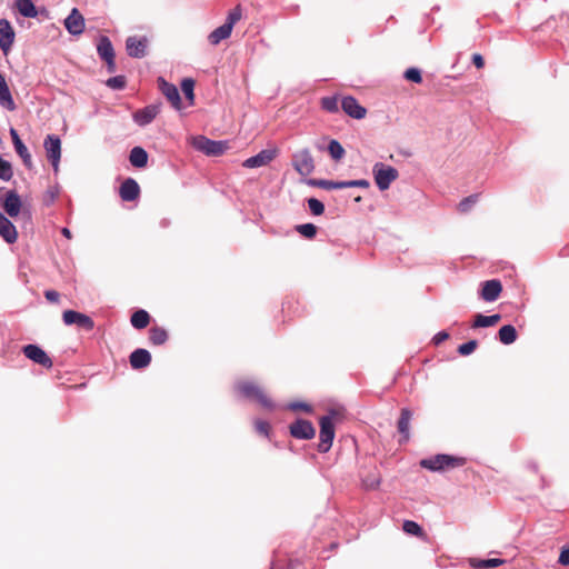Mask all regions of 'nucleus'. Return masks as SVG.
Returning <instances> with one entry per match:
<instances>
[{
    "label": "nucleus",
    "instance_id": "obj_1",
    "mask_svg": "<svg viewBox=\"0 0 569 569\" xmlns=\"http://www.w3.org/2000/svg\"><path fill=\"white\" fill-rule=\"evenodd\" d=\"M465 463H466V458L456 457V456L446 455V453H438L436 456L422 459L420 461V466L423 469H427L430 471H445V470H449V469H455V468L463 466Z\"/></svg>",
    "mask_w": 569,
    "mask_h": 569
},
{
    "label": "nucleus",
    "instance_id": "obj_2",
    "mask_svg": "<svg viewBox=\"0 0 569 569\" xmlns=\"http://www.w3.org/2000/svg\"><path fill=\"white\" fill-rule=\"evenodd\" d=\"M337 415L338 412L331 409L328 415L320 418L318 451L321 453L328 452L332 447V442L336 435L333 420L337 417Z\"/></svg>",
    "mask_w": 569,
    "mask_h": 569
},
{
    "label": "nucleus",
    "instance_id": "obj_3",
    "mask_svg": "<svg viewBox=\"0 0 569 569\" xmlns=\"http://www.w3.org/2000/svg\"><path fill=\"white\" fill-rule=\"evenodd\" d=\"M242 12L239 6L234 7L229 11L227 19L223 24L216 28L208 36V41L212 46L219 44L222 40L228 39L231 36L234 24L241 19Z\"/></svg>",
    "mask_w": 569,
    "mask_h": 569
},
{
    "label": "nucleus",
    "instance_id": "obj_4",
    "mask_svg": "<svg viewBox=\"0 0 569 569\" xmlns=\"http://www.w3.org/2000/svg\"><path fill=\"white\" fill-rule=\"evenodd\" d=\"M372 173L375 177V182L381 191L389 189L390 184L399 177V172L396 168L382 162L375 163Z\"/></svg>",
    "mask_w": 569,
    "mask_h": 569
},
{
    "label": "nucleus",
    "instance_id": "obj_5",
    "mask_svg": "<svg viewBox=\"0 0 569 569\" xmlns=\"http://www.w3.org/2000/svg\"><path fill=\"white\" fill-rule=\"evenodd\" d=\"M236 389L244 398L257 400L266 409L271 410L274 408V405L271 401V399L268 398V396L260 389V387L252 382H239L237 383Z\"/></svg>",
    "mask_w": 569,
    "mask_h": 569
},
{
    "label": "nucleus",
    "instance_id": "obj_6",
    "mask_svg": "<svg viewBox=\"0 0 569 569\" xmlns=\"http://www.w3.org/2000/svg\"><path fill=\"white\" fill-rule=\"evenodd\" d=\"M192 147L206 156H221L228 148L226 141L211 140L204 136H197L192 139Z\"/></svg>",
    "mask_w": 569,
    "mask_h": 569
},
{
    "label": "nucleus",
    "instance_id": "obj_7",
    "mask_svg": "<svg viewBox=\"0 0 569 569\" xmlns=\"http://www.w3.org/2000/svg\"><path fill=\"white\" fill-rule=\"evenodd\" d=\"M292 167L302 177L315 171V160L308 148L301 149L292 154Z\"/></svg>",
    "mask_w": 569,
    "mask_h": 569
},
{
    "label": "nucleus",
    "instance_id": "obj_8",
    "mask_svg": "<svg viewBox=\"0 0 569 569\" xmlns=\"http://www.w3.org/2000/svg\"><path fill=\"white\" fill-rule=\"evenodd\" d=\"M43 147L47 153V158L51 163L54 172L59 169V162L61 158V140L56 134H48L44 139Z\"/></svg>",
    "mask_w": 569,
    "mask_h": 569
},
{
    "label": "nucleus",
    "instance_id": "obj_9",
    "mask_svg": "<svg viewBox=\"0 0 569 569\" xmlns=\"http://www.w3.org/2000/svg\"><path fill=\"white\" fill-rule=\"evenodd\" d=\"M62 320L66 326L76 325L86 331H92L94 329V321L91 317L74 310L63 311Z\"/></svg>",
    "mask_w": 569,
    "mask_h": 569
},
{
    "label": "nucleus",
    "instance_id": "obj_10",
    "mask_svg": "<svg viewBox=\"0 0 569 569\" xmlns=\"http://www.w3.org/2000/svg\"><path fill=\"white\" fill-rule=\"evenodd\" d=\"M290 435L300 440H310L316 435V429L311 421L298 418L289 427Z\"/></svg>",
    "mask_w": 569,
    "mask_h": 569
},
{
    "label": "nucleus",
    "instance_id": "obj_11",
    "mask_svg": "<svg viewBox=\"0 0 569 569\" xmlns=\"http://www.w3.org/2000/svg\"><path fill=\"white\" fill-rule=\"evenodd\" d=\"M160 103L148 104L144 108L137 110L132 114V119L139 127H146L156 119L160 112Z\"/></svg>",
    "mask_w": 569,
    "mask_h": 569
},
{
    "label": "nucleus",
    "instance_id": "obj_12",
    "mask_svg": "<svg viewBox=\"0 0 569 569\" xmlns=\"http://www.w3.org/2000/svg\"><path fill=\"white\" fill-rule=\"evenodd\" d=\"M158 88L176 110L181 109V98L178 88L163 77L158 78Z\"/></svg>",
    "mask_w": 569,
    "mask_h": 569
},
{
    "label": "nucleus",
    "instance_id": "obj_13",
    "mask_svg": "<svg viewBox=\"0 0 569 569\" xmlns=\"http://www.w3.org/2000/svg\"><path fill=\"white\" fill-rule=\"evenodd\" d=\"M148 39L146 37H129L126 40L127 53L131 58L141 59L147 54Z\"/></svg>",
    "mask_w": 569,
    "mask_h": 569
},
{
    "label": "nucleus",
    "instance_id": "obj_14",
    "mask_svg": "<svg viewBox=\"0 0 569 569\" xmlns=\"http://www.w3.org/2000/svg\"><path fill=\"white\" fill-rule=\"evenodd\" d=\"M86 27L84 18L77 8H73L70 14L64 19V28L72 36L83 33Z\"/></svg>",
    "mask_w": 569,
    "mask_h": 569
},
{
    "label": "nucleus",
    "instance_id": "obj_15",
    "mask_svg": "<svg viewBox=\"0 0 569 569\" xmlns=\"http://www.w3.org/2000/svg\"><path fill=\"white\" fill-rule=\"evenodd\" d=\"M23 353L28 359L44 368H51L53 365L51 358L37 345L24 346Z\"/></svg>",
    "mask_w": 569,
    "mask_h": 569
},
{
    "label": "nucleus",
    "instance_id": "obj_16",
    "mask_svg": "<svg viewBox=\"0 0 569 569\" xmlns=\"http://www.w3.org/2000/svg\"><path fill=\"white\" fill-rule=\"evenodd\" d=\"M10 136L12 139V143L14 147L16 152L21 158L24 167L29 170L33 168L32 158L31 154L23 143V141L20 139L18 131L14 128H10Z\"/></svg>",
    "mask_w": 569,
    "mask_h": 569
},
{
    "label": "nucleus",
    "instance_id": "obj_17",
    "mask_svg": "<svg viewBox=\"0 0 569 569\" xmlns=\"http://www.w3.org/2000/svg\"><path fill=\"white\" fill-rule=\"evenodd\" d=\"M341 108L349 117L360 120L366 117L367 110L352 96L343 97Z\"/></svg>",
    "mask_w": 569,
    "mask_h": 569
},
{
    "label": "nucleus",
    "instance_id": "obj_18",
    "mask_svg": "<svg viewBox=\"0 0 569 569\" xmlns=\"http://www.w3.org/2000/svg\"><path fill=\"white\" fill-rule=\"evenodd\" d=\"M14 30L7 19H0V49L4 54L9 52L14 41Z\"/></svg>",
    "mask_w": 569,
    "mask_h": 569
},
{
    "label": "nucleus",
    "instance_id": "obj_19",
    "mask_svg": "<svg viewBox=\"0 0 569 569\" xmlns=\"http://www.w3.org/2000/svg\"><path fill=\"white\" fill-rule=\"evenodd\" d=\"M502 291V284L499 280H487L482 283L480 298L487 302L496 301Z\"/></svg>",
    "mask_w": 569,
    "mask_h": 569
},
{
    "label": "nucleus",
    "instance_id": "obj_20",
    "mask_svg": "<svg viewBox=\"0 0 569 569\" xmlns=\"http://www.w3.org/2000/svg\"><path fill=\"white\" fill-rule=\"evenodd\" d=\"M22 202L20 199V196L17 193L16 190H10L7 192L4 200L2 202V208L6 211V213L14 218L19 214L21 209Z\"/></svg>",
    "mask_w": 569,
    "mask_h": 569
},
{
    "label": "nucleus",
    "instance_id": "obj_21",
    "mask_svg": "<svg viewBox=\"0 0 569 569\" xmlns=\"http://www.w3.org/2000/svg\"><path fill=\"white\" fill-rule=\"evenodd\" d=\"M140 194V187L133 178H127L120 186L119 196L123 201H134Z\"/></svg>",
    "mask_w": 569,
    "mask_h": 569
},
{
    "label": "nucleus",
    "instance_id": "obj_22",
    "mask_svg": "<svg viewBox=\"0 0 569 569\" xmlns=\"http://www.w3.org/2000/svg\"><path fill=\"white\" fill-rule=\"evenodd\" d=\"M0 236L2 239L12 244L18 239V232L14 224L7 218L3 213L0 212Z\"/></svg>",
    "mask_w": 569,
    "mask_h": 569
},
{
    "label": "nucleus",
    "instance_id": "obj_23",
    "mask_svg": "<svg viewBox=\"0 0 569 569\" xmlns=\"http://www.w3.org/2000/svg\"><path fill=\"white\" fill-rule=\"evenodd\" d=\"M274 157L272 150H261L259 153L246 159L242 163L244 168H260L267 166Z\"/></svg>",
    "mask_w": 569,
    "mask_h": 569
},
{
    "label": "nucleus",
    "instance_id": "obj_24",
    "mask_svg": "<svg viewBox=\"0 0 569 569\" xmlns=\"http://www.w3.org/2000/svg\"><path fill=\"white\" fill-rule=\"evenodd\" d=\"M129 361L133 369H143L150 365L151 355L147 349L138 348L131 352Z\"/></svg>",
    "mask_w": 569,
    "mask_h": 569
},
{
    "label": "nucleus",
    "instance_id": "obj_25",
    "mask_svg": "<svg viewBox=\"0 0 569 569\" xmlns=\"http://www.w3.org/2000/svg\"><path fill=\"white\" fill-rule=\"evenodd\" d=\"M412 417V412L408 408H402L400 412V417L398 419L397 428L399 433L401 435L400 442H407L410 438V420Z\"/></svg>",
    "mask_w": 569,
    "mask_h": 569
},
{
    "label": "nucleus",
    "instance_id": "obj_26",
    "mask_svg": "<svg viewBox=\"0 0 569 569\" xmlns=\"http://www.w3.org/2000/svg\"><path fill=\"white\" fill-rule=\"evenodd\" d=\"M97 51L102 60L116 58L111 40L107 36H101L98 40Z\"/></svg>",
    "mask_w": 569,
    "mask_h": 569
},
{
    "label": "nucleus",
    "instance_id": "obj_27",
    "mask_svg": "<svg viewBox=\"0 0 569 569\" xmlns=\"http://www.w3.org/2000/svg\"><path fill=\"white\" fill-rule=\"evenodd\" d=\"M129 161L136 168H143L148 163V152L141 147H134L130 151Z\"/></svg>",
    "mask_w": 569,
    "mask_h": 569
},
{
    "label": "nucleus",
    "instance_id": "obj_28",
    "mask_svg": "<svg viewBox=\"0 0 569 569\" xmlns=\"http://www.w3.org/2000/svg\"><path fill=\"white\" fill-rule=\"evenodd\" d=\"M17 10L24 18H36L38 10L32 0H16L14 2Z\"/></svg>",
    "mask_w": 569,
    "mask_h": 569
},
{
    "label": "nucleus",
    "instance_id": "obj_29",
    "mask_svg": "<svg viewBox=\"0 0 569 569\" xmlns=\"http://www.w3.org/2000/svg\"><path fill=\"white\" fill-rule=\"evenodd\" d=\"M499 341L503 345H511L517 340V330L512 325L502 326L498 331Z\"/></svg>",
    "mask_w": 569,
    "mask_h": 569
},
{
    "label": "nucleus",
    "instance_id": "obj_30",
    "mask_svg": "<svg viewBox=\"0 0 569 569\" xmlns=\"http://www.w3.org/2000/svg\"><path fill=\"white\" fill-rule=\"evenodd\" d=\"M130 322L136 329H144L150 322V315L146 310L139 309L132 313Z\"/></svg>",
    "mask_w": 569,
    "mask_h": 569
},
{
    "label": "nucleus",
    "instance_id": "obj_31",
    "mask_svg": "<svg viewBox=\"0 0 569 569\" xmlns=\"http://www.w3.org/2000/svg\"><path fill=\"white\" fill-rule=\"evenodd\" d=\"M168 340L167 331L161 327H152L149 330V341L154 346H161Z\"/></svg>",
    "mask_w": 569,
    "mask_h": 569
},
{
    "label": "nucleus",
    "instance_id": "obj_32",
    "mask_svg": "<svg viewBox=\"0 0 569 569\" xmlns=\"http://www.w3.org/2000/svg\"><path fill=\"white\" fill-rule=\"evenodd\" d=\"M181 90L186 97V99L189 101V104H193L194 102V80L191 78H184L181 81Z\"/></svg>",
    "mask_w": 569,
    "mask_h": 569
},
{
    "label": "nucleus",
    "instance_id": "obj_33",
    "mask_svg": "<svg viewBox=\"0 0 569 569\" xmlns=\"http://www.w3.org/2000/svg\"><path fill=\"white\" fill-rule=\"evenodd\" d=\"M328 152L335 161H339L345 156V149L338 140H330L328 144Z\"/></svg>",
    "mask_w": 569,
    "mask_h": 569
},
{
    "label": "nucleus",
    "instance_id": "obj_34",
    "mask_svg": "<svg viewBox=\"0 0 569 569\" xmlns=\"http://www.w3.org/2000/svg\"><path fill=\"white\" fill-rule=\"evenodd\" d=\"M321 108L325 111L330 112V113L338 112L339 111L338 98L336 96L323 97L321 99Z\"/></svg>",
    "mask_w": 569,
    "mask_h": 569
},
{
    "label": "nucleus",
    "instance_id": "obj_35",
    "mask_svg": "<svg viewBox=\"0 0 569 569\" xmlns=\"http://www.w3.org/2000/svg\"><path fill=\"white\" fill-rule=\"evenodd\" d=\"M106 84H107V87H109L112 90H123L127 84V79L122 74L114 76V77L109 78L106 81Z\"/></svg>",
    "mask_w": 569,
    "mask_h": 569
},
{
    "label": "nucleus",
    "instance_id": "obj_36",
    "mask_svg": "<svg viewBox=\"0 0 569 569\" xmlns=\"http://www.w3.org/2000/svg\"><path fill=\"white\" fill-rule=\"evenodd\" d=\"M296 230L307 239H312L317 233V227L313 223L298 224Z\"/></svg>",
    "mask_w": 569,
    "mask_h": 569
},
{
    "label": "nucleus",
    "instance_id": "obj_37",
    "mask_svg": "<svg viewBox=\"0 0 569 569\" xmlns=\"http://www.w3.org/2000/svg\"><path fill=\"white\" fill-rule=\"evenodd\" d=\"M59 196L58 187H50L46 190L42 196V203L46 207H50Z\"/></svg>",
    "mask_w": 569,
    "mask_h": 569
},
{
    "label": "nucleus",
    "instance_id": "obj_38",
    "mask_svg": "<svg viewBox=\"0 0 569 569\" xmlns=\"http://www.w3.org/2000/svg\"><path fill=\"white\" fill-rule=\"evenodd\" d=\"M307 202L308 208L313 216H321L325 212V204L320 200L316 198H309Z\"/></svg>",
    "mask_w": 569,
    "mask_h": 569
},
{
    "label": "nucleus",
    "instance_id": "obj_39",
    "mask_svg": "<svg viewBox=\"0 0 569 569\" xmlns=\"http://www.w3.org/2000/svg\"><path fill=\"white\" fill-rule=\"evenodd\" d=\"M405 532L413 536H421L423 530L419 523L412 520H406L402 526Z\"/></svg>",
    "mask_w": 569,
    "mask_h": 569
},
{
    "label": "nucleus",
    "instance_id": "obj_40",
    "mask_svg": "<svg viewBox=\"0 0 569 569\" xmlns=\"http://www.w3.org/2000/svg\"><path fill=\"white\" fill-rule=\"evenodd\" d=\"M502 563H505L503 559L490 558V559L479 560L476 567L478 569H489V568H495V567L501 566Z\"/></svg>",
    "mask_w": 569,
    "mask_h": 569
},
{
    "label": "nucleus",
    "instance_id": "obj_41",
    "mask_svg": "<svg viewBox=\"0 0 569 569\" xmlns=\"http://www.w3.org/2000/svg\"><path fill=\"white\" fill-rule=\"evenodd\" d=\"M478 201V194H470L459 202V211L467 212Z\"/></svg>",
    "mask_w": 569,
    "mask_h": 569
},
{
    "label": "nucleus",
    "instance_id": "obj_42",
    "mask_svg": "<svg viewBox=\"0 0 569 569\" xmlns=\"http://www.w3.org/2000/svg\"><path fill=\"white\" fill-rule=\"evenodd\" d=\"M477 347H478L477 340H469L458 347V352L461 356H469L476 350Z\"/></svg>",
    "mask_w": 569,
    "mask_h": 569
},
{
    "label": "nucleus",
    "instance_id": "obj_43",
    "mask_svg": "<svg viewBox=\"0 0 569 569\" xmlns=\"http://www.w3.org/2000/svg\"><path fill=\"white\" fill-rule=\"evenodd\" d=\"M403 77L411 82L420 83L422 81L421 71L418 68H409L405 71Z\"/></svg>",
    "mask_w": 569,
    "mask_h": 569
},
{
    "label": "nucleus",
    "instance_id": "obj_44",
    "mask_svg": "<svg viewBox=\"0 0 569 569\" xmlns=\"http://www.w3.org/2000/svg\"><path fill=\"white\" fill-rule=\"evenodd\" d=\"M346 181H333L323 179L322 189L325 190H335V189H346Z\"/></svg>",
    "mask_w": 569,
    "mask_h": 569
},
{
    "label": "nucleus",
    "instance_id": "obj_45",
    "mask_svg": "<svg viewBox=\"0 0 569 569\" xmlns=\"http://www.w3.org/2000/svg\"><path fill=\"white\" fill-rule=\"evenodd\" d=\"M486 327H490L488 316L478 313L475 317V320H473V323H472V328H486Z\"/></svg>",
    "mask_w": 569,
    "mask_h": 569
},
{
    "label": "nucleus",
    "instance_id": "obj_46",
    "mask_svg": "<svg viewBox=\"0 0 569 569\" xmlns=\"http://www.w3.org/2000/svg\"><path fill=\"white\" fill-rule=\"evenodd\" d=\"M256 430L266 437H269L270 425L267 421L258 420L256 421Z\"/></svg>",
    "mask_w": 569,
    "mask_h": 569
},
{
    "label": "nucleus",
    "instance_id": "obj_47",
    "mask_svg": "<svg viewBox=\"0 0 569 569\" xmlns=\"http://www.w3.org/2000/svg\"><path fill=\"white\" fill-rule=\"evenodd\" d=\"M346 184H347V188H355V187L369 188L370 187V182L366 179L348 180V181H346Z\"/></svg>",
    "mask_w": 569,
    "mask_h": 569
},
{
    "label": "nucleus",
    "instance_id": "obj_48",
    "mask_svg": "<svg viewBox=\"0 0 569 569\" xmlns=\"http://www.w3.org/2000/svg\"><path fill=\"white\" fill-rule=\"evenodd\" d=\"M558 562L562 566H569V546H563Z\"/></svg>",
    "mask_w": 569,
    "mask_h": 569
},
{
    "label": "nucleus",
    "instance_id": "obj_49",
    "mask_svg": "<svg viewBox=\"0 0 569 569\" xmlns=\"http://www.w3.org/2000/svg\"><path fill=\"white\" fill-rule=\"evenodd\" d=\"M448 338H449V333L447 331L442 330L433 336L432 342L435 346H439L440 343L446 341Z\"/></svg>",
    "mask_w": 569,
    "mask_h": 569
},
{
    "label": "nucleus",
    "instance_id": "obj_50",
    "mask_svg": "<svg viewBox=\"0 0 569 569\" xmlns=\"http://www.w3.org/2000/svg\"><path fill=\"white\" fill-rule=\"evenodd\" d=\"M291 410H303L306 412H310L312 410L311 406L306 402H292L289 405Z\"/></svg>",
    "mask_w": 569,
    "mask_h": 569
},
{
    "label": "nucleus",
    "instance_id": "obj_51",
    "mask_svg": "<svg viewBox=\"0 0 569 569\" xmlns=\"http://www.w3.org/2000/svg\"><path fill=\"white\" fill-rule=\"evenodd\" d=\"M362 483L366 489H376L380 485L379 478H367L362 480Z\"/></svg>",
    "mask_w": 569,
    "mask_h": 569
},
{
    "label": "nucleus",
    "instance_id": "obj_52",
    "mask_svg": "<svg viewBox=\"0 0 569 569\" xmlns=\"http://www.w3.org/2000/svg\"><path fill=\"white\" fill-rule=\"evenodd\" d=\"M44 297L51 303H58L60 300V295L56 290H47L44 292Z\"/></svg>",
    "mask_w": 569,
    "mask_h": 569
},
{
    "label": "nucleus",
    "instance_id": "obj_53",
    "mask_svg": "<svg viewBox=\"0 0 569 569\" xmlns=\"http://www.w3.org/2000/svg\"><path fill=\"white\" fill-rule=\"evenodd\" d=\"M472 63H473L478 69H480V68H482V67L485 66V60H483V58H482V56H481V54H479V53H475V54L472 56Z\"/></svg>",
    "mask_w": 569,
    "mask_h": 569
},
{
    "label": "nucleus",
    "instance_id": "obj_54",
    "mask_svg": "<svg viewBox=\"0 0 569 569\" xmlns=\"http://www.w3.org/2000/svg\"><path fill=\"white\" fill-rule=\"evenodd\" d=\"M107 63V70L109 72H114L117 69L114 58L103 60Z\"/></svg>",
    "mask_w": 569,
    "mask_h": 569
},
{
    "label": "nucleus",
    "instance_id": "obj_55",
    "mask_svg": "<svg viewBox=\"0 0 569 569\" xmlns=\"http://www.w3.org/2000/svg\"><path fill=\"white\" fill-rule=\"evenodd\" d=\"M307 183L311 187L322 188L323 179H309Z\"/></svg>",
    "mask_w": 569,
    "mask_h": 569
},
{
    "label": "nucleus",
    "instance_id": "obj_56",
    "mask_svg": "<svg viewBox=\"0 0 569 569\" xmlns=\"http://www.w3.org/2000/svg\"><path fill=\"white\" fill-rule=\"evenodd\" d=\"M488 318H489L490 327H492L501 320V315L495 313V315L488 316Z\"/></svg>",
    "mask_w": 569,
    "mask_h": 569
},
{
    "label": "nucleus",
    "instance_id": "obj_57",
    "mask_svg": "<svg viewBox=\"0 0 569 569\" xmlns=\"http://www.w3.org/2000/svg\"><path fill=\"white\" fill-rule=\"evenodd\" d=\"M61 233L67 238V239H71L72 234H71V231L68 229V228H62L61 229Z\"/></svg>",
    "mask_w": 569,
    "mask_h": 569
},
{
    "label": "nucleus",
    "instance_id": "obj_58",
    "mask_svg": "<svg viewBox=\"0 0 569 569\" xmlns=\"http://www.w3.org/2000/svg\"><path fill=\"white\" fill-rule=\"evenodd\" d=\"M528 468L533 471V472H538V465L537 462H529L528 463Z\"/></svg>",
    "mask_w": 569,
    "mask_h": 569
}]
</instances>
